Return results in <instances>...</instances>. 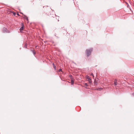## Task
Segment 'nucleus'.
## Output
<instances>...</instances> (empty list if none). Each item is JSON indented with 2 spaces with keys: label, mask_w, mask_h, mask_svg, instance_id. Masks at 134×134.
I'll use <instances>...</instances> for the list:
<instances>
[{
  "label": "nucleus",
  "mask_w": 134,
  "mask_h": 134,
  "mask_svg": "<svg viewBox=\"0 0 134 134\" xmlns=\"http://www.w3.org/2000/svg\"><path fill=\"white\" fill-rule=\"evenodd\" d=\"M93 51V48H91L89 49H86V53L87 57H88L91 54V52Z\"/></svg>",
  "instance_id": "f257e3e1"
},
{
  "label": "nucleus",
  "mask_w": 134,
  "mask_h": 134,
  "mask_svg": "<svg viewBox=\"0 0 134 134\" xmlns=\"http://www.w3.org/2000/svg\"><path fill=\"white\" fill-rule=\"evenodd\" d=\"M27 45L26 44H25V48H26L27 47Z\"/></svg>",
  "instance_id": "2eb2a0df"
},
{
  "label": "nucleus",
  "mask_w": 134,
  "mask_h": 134,
  "mask_svg": "<svg viewBox=\"0 0 134 134\" xmlns=\"http://www.w3.org/2000/svg\"><path fill=\"white\" fill-rule=\"evenodd\" d=\"M90 75H91L92 76H93V77H94V76L93 74V73H91V74Z\"/></svg>",
  "instance_id": "ddd939ff"
},
{
  "label": "nucleus",
  "mask_w": 134,
  "mask_h": 134,
  "mask_svg": "<svg viewBox=\"0 0 134 134\" xmlns=\"http://www.w3.org/2000/svg\"><path fill=\"white\" fill-rule=\"evenodd\" d=\"M52 65H53V67L54 68L55 70H56V66L54 64V63H53L52 64Z\"/></svg>",
  "instance_id": "0eeeda50"
},
{
  "label": "nucleus",
  "mask_w": 134,
  "mask_h": 134,
  "mask_svg": "<svg viewBox=\"0 0 134 134\" xmlns=\"http://www.w3.org/2000/svg\"><path fill=\"white\" fill-rule=\"evenodd\" d=\"M86 78L87 79H88L89 82L90 83H91L92 82L91 80L90 77L89 76H87Z\"/></svg>",
  "instance_id": "20e7f679"
},
{
  "label": "nucleus",
  "mask_w": 134,
  "mask_h": 134,
  "mask_svg": "<svg viewBox=\"0 0 134 134\" xmlns=\"http://www.w3.org/2000/svg\"><path fill=\"white\" fill-rule=\"evenodd\" d=\"M24 16H25V17H24L25 19H26L27 20V21H28V17L25 15H24Z\"/></svg>",
  "instance_id": "6e6552de"
},
{
  "label": "nucleus",
  "mask_w": 134,
  "mask_h": 134,
  "mask_svg": "<svg viewBox=\"0 0 134 134\" xmlns=\"http://www.w3.org/2000/svg\"><path fill=\"white\" fill-rule=\"evenodd\" d=\"M13 14L15 15V13H14Z\"/></svg>",
  "instance_id": "dca6fc26"
},
{
  "label": "nucleus",
  "mask_w": 134,
  "mask_h": 134,
  "mask_svg": "<svg viewBox=\"0 0 134 134\" xmlns=\"http://www.w3.org/2000/svg\"><path fill=\"white\" fill-rule=\"evenodd\" d=\"M95 83H96V84H97V83H96V82H95Z\"/></svg>",
  "instance_id": "aec40b11"
},
{
  "label": "nucleus",
  "mask_w": 134,
  "mask_h": 134,
  "mask_svg": "<svg viewBox=\"0 0 134 134\" xmlns=\"http://www.w3.org/2000/svg\"><path fill=\"white\" fill-rule=\"evenodd\" d=\"M102 88H99L97 89V90H102Z\"/></svg>",
  "instance_id": "1a4fd4ad"
},
{
  "label": "nucleus",
  "mask_w": 134,
  "mask_h": 134,
  "mask_svg": "<svg viewBox=\"0 0 134 134\" xmlns=\"http://www.w3.org/2000/svg\"><path fill=\"white\" fill-rule=\"evenodd\" d=\"M85 85L86 86H88V84H87V83H85Z\"/></svg>",
  "instance_id": "9b49d317"
},
{
  "label": "nucleus",
  "mask_w": 134,
  "mask_h": 134,
  "mask_svg": "<svg viewBox=\"0 0 134 134\" xmlns=\"http://www.w3.org/2000/svg\"><path fill=\"white\" fill-rule=\"evenodd\" d=\"M31 51L33 53L34 55H35L36 54V52L35 50L33 49L31 50Z\"/></svg>",
  "instance_id": "423d86ee"
},
{
  "label": "nucleus",
  "mask_w": 134,
  "mask_h": 134,
  "mask_svg": "<svg viewBox=\"0 0 134 134\" xmlns=\"http://www.w3.org/2000/svg\"><path fill=\"white\" fill-rule=\"evenodd\" d=\"M71 84H73L74 83V81L73 80H71Z\"/></svg>",
  "instance_id": "9d476101"
},
{
  "label": "nucleus",
  "mask_w": 134,
  "mask_h": 134,
  "mask_svg": "<svg viewBox=\"0 0 134 134\" xmlns=\"http://www.w3.org/2000/svg\"><path fill=\"white\" fill-rule=\"evenodd\" d=\"M114 84L115 86H116L117 85V80L116 79H115L114 80Z\"/></svg>",
  "instance_id": "39448f33"
},
{
  "label": "nucleus",
  "mask_w": 134,
  "mask_h": 134,
  "mask_svg": "<svg viewBox=\"0 0 134 134\" xmlns=\"http://www.w3.org/2000/svg\"><path fill=\"white\" fill-rule=\"evenodd\" d=\"M2 32L3 33H9L10 32V31L8 30L7 29L5 28H3V29L2 30Z\"/></svg>",
  "instance_id": "f03ea898"
},
{
  "label": "nucleus",
  "mask_w": 134,
  "mask_h": 134,
  "mask_svg": "<svg viewBox=\"0 0 134 134\" xmlns=\"http://www.w3.org/2000/svg\"><path fill=\"white\" fill-rule=\"evenodd\" d=\"M21 25L22 26V27L20 28V30L21 32V31L23 30V29L24 28V24L23 23H21Z\"/></svg>",
  "instance_id": "7ed1b4c3"
},
{
  "label": "nucleus",
  "mask_w": 134,
  "mask_h": 134,
  "mask_svg": "<svg viewBox=\"0 0 134 134\" xmlns=\"http://www.w3.org/2000/svg\"><path fill=\"white\" fill-rule=\"evenodd\" d=\"M17 14V15H19V14H18V13Z\"/></svg>",
  "instance_id": "a211bd4d"
},
{
  "label": "nucleus",
  "mask_w": 134,
  "mask_h": 134,
  "mask_svg": "<svg viewBox=\"0 0 134 134\" xmlns=\"http://www.w3.org/2000/svg\"><path fill=\"white\" fill-rule=\"evenodd\" d=\"M71 78H71L72 77V75H70L69 76Z\"/></svg>",
  "instance_id": "4468645a"
},
{
  "label": "nucleus",
  "mask_w": 134,
  "mask_h": 134,
  "mask_svg": "<svg viewBox=\"0 0 134 134\" xmlns=\"http://www.w3.org/2000/svg\"><path fill=\"white\" fill-rule=\"evenodd\" d=\"M62 69H59V70H58L59 71H62Z\"/></svg>",
  "instance_id": "f8f14e48"
},
{
  "label": "nucleus",
  "mask_w": 134,
  "mask_h": 134,
  "mask_svg": "<svg viewBox=\"0 0 134 134\" xmlns=\"http://www.w3.org/2000/svg\"><path fill=\"white\" fill-rule=\"evenodd\" d=\"M95 83H96V84H97V83H96V82H95Z\"/></svg>",
  "instance_id": "6ab92c4d"
},
{
  "label": "nucleus",
  "mask_w": 134,
  "mask_h": 134,
  "mask_svg": "<svg viewBox=\"0 0 134 134\" xmlns=\"http://www.w3.org/2000/svg\"><path fill=\"white\" fill-rule=\"evenodd\" d=\"M85 88H87V87H85Z\"/></svg>",
  "instance_id": "412c9836"
},
{
  "label": "nucleus",
  "mask_w": 134,
  "mask_h": 134,
  "mask_svg": "<svg viewBox=\"0 0 134 134\" xmlns=\"http://www.w3.org/2000/svg\"><path fill=\"white\" fill-rule=\"evenodd\" d=\"M132 95L134 96V92L132 93Z\"/></svg>",
  "instance_id": "f3484780"
}]
</instances>
